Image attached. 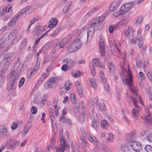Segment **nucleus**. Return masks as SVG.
<instances>
[{"mask_svg":"<svg viewBox=\"0 0 152 152\" xmlns=\"http://www.w3.org/2000/svg\"><path fill=\"white\" fill-rule=\"evenodd\" d=\"M19 75L17 73L14 77L9 78V82L8 83L7 90L10 93L14 90L17 84Z\"/></svg>","mask_w":152,"mask_h":152,"instance_id":"1","label":"nucleus"},{"mask_svg":"<svg viewBox=\"0 0 152 152\" xmlns=\"http://www.w3.org/2000/svg\"><path fill=\"white\" fill-rule=\"evenodd\" d=\"M105 19V16L102 15L101 16L93 19L89 23V25L91 27H92L96 28L97 30L100 29L98 27L99 26L100 24L102 23Z\"/></svg>","mask_w":152,"mask_h":152,"instance_id":"2","label":"nucleus"},{"mask_svg":"<svg viewBox=\"0 0 152 152\" xmlns=\"http://www.w3.org/2000/svg\"><path fill=\"white\" fill-rule=\"evenodd\" d=\"M61 80L60 77H53L47 81L45 85V88L46 89L52 88L55 87L58 81Z\"/></svg>","mask_w":152,"mask_h":152,"instance_id":"3","label":"nucleus"},{"mask_svg":"<svg viewBox=\"0 0 152 152\" xmlns=\"http://www.w3.org/2000/svg\"><path fill=\"white\" fill-rule=\"evenodd\" d=\"M129 98L132 99L134 106V108L133 109L132 111V116L135 119H137L138 118L140 108L136 103V99L133 97L132 96H130Z\"/></svg>","mask_w":152,"mask_h":152,"instance_id":"4","label":"nucleus"},{"mask_svg":"<svg viewBox=\"0 0 152 152\" xmlns=\"http://www.w3.org/2000/svg\"><path fill=\"white\" fill-rule=\"evenodd\" d=\"M15 37L16 35L13 32H11L9 35H4L0 40V50L3 48L4 47V43L7 39V37H8L10 39L13 40L15 39Z\"/></svg>","mask_w":152,"mask_h":152,"instance_id":"5","label":"nucleus"},{"mask_svg":"<svg viewBox=\"0 0 152 152\" xmlns=\"http://www.w3.org/2000/svg\"><path fill=\"white\" fill-rule=\"evenodd\" d=\"M60 142L61 147L59 148H57L55 147L56 152H64L65 149V147L69 148V146L67 145L65 140L63 138H62L60 140Z\"/></svg>","mask_w":152,"mask_h":152,"instance_id":"6","label":"nucleus"},{"mask_svg":"<svg viewBox=\"0 0 152 152\" xmlns=\"http://www.w3.org/2000/svg\"><path fill=\"white\" fill-rule=\"evenodd\" d=\"M133 3L132 2L125 4L123 5L119 11L120 15H122L124 12L129 10L133 6Z\"/></svg>","mask_w":152,"mask_h":152,"instance_id":"7","label":"nucleus"},{"mask_svg":"<svg viewBox=\"0 0 152 152\" xmlns=\"http://www.w3.org/2000/svg\"><path fill=\"white\" fill-rule=\"evenodd\" d=\"M81 106L82 107V110L83 111L82 114L79 116L78 118L79 121L81 123L84 122L85 121V118L86 116V114L85 112L86 111V106L84 105V102H81Z\"/></svg>","mask_w":152,"mask_h":152,"instance_id":"8","label":"nucleus"},{"mask_svg":"<svg viewBox=\"0 0 152 152\" xmlns=\"http://www.w3.org/2000/svg\"><path fill=\"white\" fill-rule=\"evenodd\" d=\"M134 151H139L142 148L141 144L139 142L134 141L129 145Z\"/></svg>","mask_w":152,"mask_h":152,"instance_id":"9","label":"nucleus"},{"mask_svg":"<svg viewBox=\"0 0 152 152\" xmlns=\"http://www.w3.org/2000/svg\"><path fill=\"white\" fill-rule=\"evenodd\" d=\"M99 76L101 79V82L104 85V88L107 93L109 92L110 89L108 84L106 83L107 79L104 77V73L103 72L101 71L99 72Z\"/></svg>","mask_w":152,"mask_h":152,"instance_id":"10","label":"nucleus"},{"mask_svg":"<svg viewBox=\"0 0 152 152\" xmlns=\"http://www.w3.org/2000/svg\"><path fill=\"white\" fill-rule=\"evenodd\" d=\"M16 141L13 139L11 138L8 140L6 146L8 149L13 150L16 146Z\"/></svg>","mask_w":152,"mask_h":152,"instance_id":"11","label":"nucleus"},{"mask_svg":"<svg viewBox=\"0 0 152 152\" xmlns=\"http://www.w3.org/2000/svg\"><path fill=\"white\" fill-rule=\"evenodd\" d=\"M136 137V136L135 134L132 132L129 133L126 135L125 140L130 144L134 141Z\"/></svg>","mask_w":152,"mask_h":152,"instance_id":"12","label":"nucleus"},{"mask_svg":"<svg viewBox=\"0 0 152 152\" xmlns=\"http://www.w3.org/2000/svg\"><path fill=\"white\" fill-rule=\"evenodd\" d=\"M2 64V69L1 71H4L6 72L10 65V61L9 60H6L5 59H3L1 62Z\"/></svg>","mask_w":152,"mask_h":152,"instance_id":"13","label":"nucleus"},{"mask_svg":"<svg viewBox=\"0 0 152 152\" xmlns=\"http://www.w3.org/2000/svg\"><path fill=\"white\" fill-rule=\"evenodd\" d=\"M100 51L102 56H104L105 53V45L104 40L102 39H100L99 42Z\"/></svg>","mask_w":152,"mask_h":152,"instance_id":"14","label":"nucleus"},{"mask_svg":"<svg viewBox=\"0 0 152 152\" xmlns=\"http://www.w3.org/2000/svg\"><path fill=\"white\" fill-rule=\"evenodd\" d=\"M52 68V66H50L47 69L45 72H43L42 73L41 77L40 79V80L41 81H43L44 80L49 76V72Z\"/></svg>","mask_w":152,"mask_h":152,"instance_id":"15","label":"nucleus"},{"mask_svg":"<svg viewBox=\"0 0 152 152\" xmlns=\"http://www.w3.org/2000/svg\"><path fill=\"white\" fill-rule=\"evenodd\" d=\"M0 135L2 137H6L9 135L7 130L4 126H0Z\"/></svg>","mask_w":152,"mask_h":152,"instance_id":"16","label":"nucleus"},{"mask_svg":"<svg viewBox=\"0 0 152 152\" xmlns=\"http://www.w3.org/2000/svg\"><path fill=\"white\" fill-rule=\"evenodd\" d=\"M99 59L95 58L92 61V64L91 67L90 69L91 74L93 76H94L95 75L96 72L95 69L96 67V63H97Z\"/></svg>","mask_w":152,"mask_h":152,"instance_id":"17","label":"nucleus"},{"mask_svg":"<svg viewBox=\"0 0 152 152\" xmlns=\"http://www.w3.org/2000/svg\"><path fill=\"white\" fill-rule=\"evenodd\" d=\"M63 62L66 63L69 68L73 67L75 65V62L73 60L71 59H65Z\"/></svg>","mask_w":152,"mask_h":152,"instance_id":"18","label":"nucleus"},{"mask_svg":"<svg viewBox=\"0 0 152 152\" xmlns=\"http://www.w3.org/2000/svg\"><path fill=\"white\" fill-rule=\"evenodd\" d=\"M95 28L93 27H89L88 28L87 32L88 40H91L93 34L95 31Z\"/></svg>","mask_w":152,"mask_h":152,"instance_id":"19","label":"nucleus"},{"mask_svg":"<svg viewBox=\"0 0 152 152\" xmlns=\"http://www.w3.org/2000/svg\"><path fill=\"white\" fill-rule=\"evenodd\" d=\"M98 104H99V101L96 98H94V99H90L89 105L91 111L93 110L95 105H96V106Z\"/></svg>","mask_w":152,"mask_h":152,"instance_id":"20","label":"nucleus"},{"mask_svg":"<svg viewBox=\"0 0 152 152\" xmlns=\"http://www.w3.org/2000/svg\"><path fill=\"white\" fill-rule=\"evenodd\" d=\"M70 41L69 39L65 38L62 39L58 43L61 48H62L68 44Z\"/></svg>","mask_w":152,"mask_h":152,"instance_id":"21","label":"nucleus"},{"mask_svg":"<svg viewBox=\"0 0 152 152\" xmlns=\"http://www.w3.org/2000/svg\"><path fill=\"white\" fill-rule=\"evenodd\" d=\"M72 44L73 45L75 46L76 48H77L78 50L80 49L81 47L82 43L80 39H76L73 41Z\"/></svg>","mask_w":152,"mask_h":152,"instance_id":"22","label":"nucleus"},{"mask_svg":"<svg viewBox=\"0 0 152 152\" xmlns=\"http://www.w3.org/2000/svg\"><path fill=\"white\" fill-rule=\"evenodd\" d=\"M120 3L119 1L113 2L109 7V10L111 11H113L116 10L119 6Z\"/></svg>","mask_w":152,"mask_h":152,"instance_id":"23","label":"nucleus"},{"mask_svg":"<svg viewBox=\"0 0 152 152\" xmlns=\"http://www.w3.org/2000/svg\"><path fill=\"white\" fill-rule=\"evenodd\" d=\"M58 23V20L55 18H52L49 22L48 27L50 28L55 27Z\"/></svg>","mask_w":152,"mask_h":152,"instance_id":"24","label":"nucleus"},{"mask_svg":"<svg viewBox=\"0 0 152 152\" xmlns=\"http://www.w3.org/2000/svg\"><path fill=\"white\" fill-rule=\"evenodd\" d=\"M20 15L18 14L15 15L11 20L10 22L8 23V26H10L13 25L16 23L17 18Z\"/></svg>","mask_w":152,"mask_h":152,"instance_id":"25","label":"nucleus"},{"mask_svg":"<svg viewBox=\"0 0 152 152\" xmlns=\"http://www.w3.org/2000/svg\"><path fill=\"white\" fill-rule=\"evenodd\" d=\"M132 85V83L129 86V88L132 92L135 95L136 97L138 98L139 97L140 95L138 94L137 90L135 88L133 87Z\"/></svg>","mask_w":152,"mask_h":152,"instance_id":"26","label":"nucleus"},{"mask_svg":"<svg viewBox=\"0 0 152 152\" xmlns=\"http://www.w3.org/2000/svg\"><path fill=\"white\" fill-rule=\"evenodd\" d=\"M127 23L126 20L125 19H124L120 21L117 25H116L115 27L116 28L118 27V26H119L121 27H124L126 25Z\"/></svg>","mask_w":152,"mask_h":152,"instance_id":"27","label":"nucleus"},{"mask_svg":"<svg viewBox=\"0 0 152 152\" xmlns=\"http://www.w3.org/2000/svg\"><path fill=\"white\" fill-rule=\"evenodd\" d=\"M5 72L3 71H1V74H0V87L4 83V80L5 78L4 75Z\"/></svg>","mask_w":152,"mask_h":152,"instance_id":"28","label":"nucleus"},{"mask_svg":"<svg viewBox=\"0 0 152 152\" xmlns=\"http://www.w3.org/2000/svg\"><path fill=\"white\" fill-rule=\"evenodd\" d=\"M96 108L102 111H104L106 110L105 105L104 103L98 104L96 106Z\"/></svg>","mask_w":152,"mask_h":152,"instance_id":"29","label":"nucleus"},{"mask_svg":"<svg viewBox=\"0 0 152 152\" xmlns=\"http://www.w3.org/2000/svg\"><path fill=\"white\" fill-rule=\"evenodd\" d=\"M89 80L90 83V85L91 86V87L94 89H96V84L95 80L94 79L90 78L89 79Z\"/></svg>","mask_w":152,"mask_h":152,"instance_id":"30","label":"nucleus"},{"mask_svg":"<svg viewBox=\"0 0 152 152\" xmlns=\"http://www.w3.org/2000/svg\"><path fill=\"white\" fill-rule=\"evenodd\" d=\"M34 31L36 32L35 34V35H37V36L38 35H40L42 34V30L41 29V26H37L35 27L34 29Z\"/></svg>","mask_w":152,"mask_h":152,"instance_id":"31","label":"nucleus"},{"mask_svg":"<svg viewBox=\"0 0 152 152\" xmlns=\"http://www.w3.org/2000/svg\"><path fill=\"white\" fill-rule=\"evenodd\" d=\"M78 32V30H77L74 31H72L69 35L68 36V37L70 38L69 39L71 41V39H73L74 37L76 36L77 33Z\"/></svg>","mask_w":152,"mask_h":152,"instance_id":"32","label":"nucleus"},{"mask_svg":"<svg viewBox=\"0 0 152 152\" xmlns=\"http://www.w3.org/2000/svg\"><path fill=\"white\" fill-rule=\"evenodd\" d=\"M108 67L110 70V72L113 75L115 73V66L112 63H110L108 65Z\"/></svg>","mask_w":152,"mask_h":152,"instance_id":"33","label":"nucleus"},{"mask_svg":"<svg viewBox=\"0 0 152 152\" xmlns=\"http://www.w3.org/2000/svg\"><path fill=\"white\" fill-rule=\"evenodd\" d=\"M92 126L97 131L98 130V123L97 121L95 120L92 121Z\"/></svg>","mask_w":152,"mask_h":152,"instance_id":"34","label":"nucleus"},{"mask_svg":"<svg viewBox=\"0 0 152 152\" xmlns=\"http://www.w3.org/2000/svg\"><path fill=\"white\" fill-rule=\"evenodd\" d=\"M77 48L75 47V46L72 44L71 46L67 48V51L69 53H72L77 50Z\"/></svg>","mask_w":152,"mask_h":152,"instance_id":"35","label":"nucleus"},{"mask_svg":"<svg viewBox=\"0 0 152 152\" xmlns=\"http://www.w3.org/2000/svg\"><path fill=\"white\" fill-rule=\"evenodd\" d=\"M72 4V2L70 1L68 4H67L64 8L63 12V13H66L67 11H68L70 8V7L71 4Z\"/></svg>","mask_w":152,"mask_h":152,"instance_id":"36","label":"nucleus"},{"mask_svg":"<svg viewBox=\"0 0 152 152\" xmlns=\"http://www.w3.org/2000/svg\"><path fill=\"white\" fill-rule=\"evenodd\" d=\"M101 125L102 128L107 129L109 126V124L106 120H104L102 121Z\"/></svg>","mask_w":152,"mask_h":152,"instance_id":"37","label":"nucleus"},{"mask_svg":"<svg viewBox=\"0 0 152 152\" xmlns=\"http://www.w3.org/2000/svg\"><path fill=\"white\" fill-rule=\"evenodd\" d=\"M74 105L76 109L74 110V112L77 114L78 113V110L80 109V107H81L82 108V107L81 106V102L80 104H79L78 103H75Z\"/></svg>","mask_w":152,"mask_h":152,"instance_id":"38","label":"nucleus"},{"mask_svg":"<svg viewBox=\"0 0 152 152\" xmlns=\"http://www.w3.org/2000/svg\"><path fill=\"white\" fill-rule=\"evenodd\" d=\"M144 150L146 152H152V146L150 145H146L144 147Z\"/></svg>","mask_w":152,"mask_h":152,"instance_id":"39","label":"nucleus"},{"mask_svg":"<svg viewBox=\"0 0 152 152\" xmlns=\"http://www.w3.org/2000/svg\"><path fill=\"white\" fill-rule=\"evenodd\" d=\"M26 43V39H24L23 40L20 45V49L21 50H23L25 48Z\"/></svg>","mask_w":152,"mask_h":152,"instance_id":"40","label":"nucleus"},{"mask_svg":"<svg viewBox=\"0 0 152 152\" xmlns=\"http://www.w3.org/2000/svg\"><path fill=\"white\" fill-rule=\"evenodd\" d=\"M70 98L72 102L75 104V103H77L76 102L77 98L74 94H71Z\"/></svg>","mask_w":152,"mask_h":152,"instance_id":"41","label":"nucleus"},{"mask_svg":"<svg viewBox=\"0 0 152 152\" xmlns=\"http://www.w3.org/2000/svg\"><path fill=\"white\" fill-rule=\"evenodd\" d=\"M132 31V28L131 27H128V30L126 31L125 32V36L126 37H129L130 35V33Z\"/></svg>","mask_w":152,"mask_h":152,"instance_id":"42","label":"nucleus"},{"mask_svg":"<svg viewBox=\"0 0 152 152\" xmlns=\"http://www.w3.org/2000/svg\"><path fill=\"white\" fill-rule=\"evenodd\" d=\"M30 8V6H26L25 8L23 9L19 13L18 15H21L23 14L24 13H25Z\"/></svg>","mask_w":152,"mask_h":152,"instance_id":"43","label":"nucleus"},{"mask_svg":"<svg viewBox=\"0 0 152 152\" xmlns=\"http://www.w3.org/2000/svg\"><path fill=\"white\" fill-rule=\"evenodd\" d=\"M60 48H61V47H60L59 45L58 44V43H57L56 45H55L53 50L52 51V54H54L55 51L57 50H58V49Z\"/></svg>","mask_w":152,"mask_h":152,"instance_id":"44","label":"nucleus"},{"mask_svg":"<svg viewBox=\"0 0 152 152\" xmlns=\"http://www.w3.org/2000/svg\"><path fill=\"white\" fill-rule=\"evenodd\" d=\"M78 93L80 96H82L83 95V92L84 90L82 86H79L77 88Z\"/></svg>","mask_w":152,"mask_h":152,"instance_id":"45","label":"nucleus"},{"mask_svg":"<svg viewBox=\"0 0 152 152\" xmlns=\"http://www.w3.org/2000/svg\"><path fill=\"white\" fill-rule=\"evenodd\" d=\"M13 55L12 53H10L7 54L4 57L3 59H5L6 60H9V59Z\"/></svg>","mask_w":152,"mask_h":152,"instance_id":"46","label":"nucleus"},{"mask_svg":"<svg viewBox=\"0 0 152 152\" xmlns=\"http://www.w3.org/2000/svg\"><path fill=\"white\" fill-rule=\"evenodd\" d=\"M122 82L123 83H124L126 84L128 86H129L130 85V84H132V83H131L130 80H129L127 79H124L123 78L122 79Z\"/></svg>","mask_w":152,"mask_h":152,"instance_id":"47","label":"nucleus"},{"mask_svg":"<svg viewBox=\"0 0 152 152\" xmlns=\"http://www.w3.org/2000/svg\"><path fill=\"white\" fill-rule=\"evenodd\" d=\"M67 118H66L65 116L64 115H62L59 119V121L63 123H66Z\"/></svg>","mask_w":152,"mask_h":152,"instance_id":"48","label":"nucleus"},{"mask_svg":"<svg viewBox=\"0 0 152 152\" xmlns=\"http://www.w3.org/2000/svg\"><path fill=\"white\" fill-rule=\"evenodd\" d=\"M31 111L32 114H35L37 113V108L35 106H33L31 107Z\"/></svg>","mask_w":152,"mask_h":152,"instance_id":"49","label":"nucleus"},{"mask_svg":"<svg viewBox=\"0 0 152 152\" xmlns=\"http://www.w3.org/2000/svg\"><path fill=\"white\" fill-rule=\"evenodd\" d=\"M99 9V8H98L97 7H94V8L91 9L90 11H89L87 13V14H88L89 16H90L91 14H92V13L98 10Z\"/></svg>","mask_w":152,"mask_h":152,"instance_id":"50","label":"nucleus"},{"mask_svg":"<svg viewBox=\"0 0 152 152\" xmlns=\"http://www.w3.org/2000/svg\"><path fill=\"white\" fill-rule=\"evenodd\" d=\"M80 72L79 70L75 72L74 74L72 73L73 77L75 78H76L78 76L80 77Z\"/></svg>","mask_w":152,"mask_h":152,"instance_id":"51","label":"nucleus"},{"mask_svg":"<svg viewBox=\"0 0 152 152\" xmlns=\"http://www.w3.org/2000/svg\"><path fill=\"white\" fill-rule=\"evenodd\" d=\"M16 71L14 70H11L9 75V78H11L14 77L15 75H16L15 72Z\"/></svg>","mask_w":152,"mask_h":152,"instance_id":"52","label":"nucleus"},{"mask_svg":"<svg viewBox=\"0 0 152 152\" xmlns=\"http://www.w3.org/2000/svg\"><path fill=\"white\" fill-rule=\"evenodd\" d=\"M38 64L35 65L32 72H31V74H35L37 73L38 69Z\"/></svg>","mask_w":152,"mask_h":152,"instance_id":"53","label":"nucleus"},{"mask_svg":"<svg viewBox=\"0 0 152 152\" xmlns=\"http://www.w3.org/2000/svg\"><path fill=\"white\" fill-rule=\"evenodd\" d=\"M18 123L13 122L12 124L11 128L12 130H15L17 129L18 126Z\"/></svg>","mask_w":152,"mask_h":152,"instance_id":"54","label":"nucleus"},{"mask_svg":"<svg viewBox=\"0 0 152 152\" xmlns=\"http://www.w3.org/2000/svg\"><path fill=\"white\" fill-rule=\"evenodd\" d=\"M60 28H57L53 32V33L51 35L52 37H54L56 35L58 34L60 31Z\"/></svg>","mask_w":152,"mask_h":152,"instance_id":"55","label":"nucleus"},{"mask_svg":"<svg viewBox=\"0 0 152 152\" xmlns=\"http://www.w3.org/2000/svg\"><path fill=\"white\" fill-rule=\"evenodd\" d=\"M121 150L123 152H125L128 149V147L125 145H123L121 147Z\"/></svg>","mask_w":152,"mask_h":152,"instance_id":"56","label":"nucleus"},{"mask_svg":"<svg viewBox=\"0 0 152 152\" xmlns=\"http://www.w3.org/2000/svg\"><path fill=\"white\" fill-rule=\"evenodd\" d=\"M109 137L107 139V140L108 141H112L113 139V134L111 132H110L109 134Z\"/></svg>","mask_w":152,"mask_h":152,"instance_id":"57","label":"nucleus"},{"mask_svg":"<svg viewBox=\"0 0 152 152\" xmlns=\"http://www.w3.org/2000/svg\"><path fill=\"white\" fill-rule=\"evenodd\" d=\"M25 80L24 77H23L21 78L19 83V87L20 88L23 85L25 82Z\"/></svg>","mask_w":152,"mask_h":152,"instance_id":"58","label":"nucleus"},{"mask_svg":"<svg viewBox=\"0 0 152 152\" xmlns=\"http://www.w3.org/2000/svg\"><path fill=\"white\" fill-rule=\"evenodd\" d=\"M6 8V7H0V16H2L3 14L5 12V9Z\"/></svg>","mask_w":152,"mask_h":152,"instance_id":"59","label":"nucleus"},{"mask_svg":"<svg viewBox=\"0 0 152 152\" xmlns=\"http://www.w3.org/2000/svg\"><path fill=\"white\" fill-rule=\"evenodd\" d=\"M20 65V63L17 62L15 64V65L14 66L13 70L15 71H17Z\"/></svg>","mask_w":152,"mask_h":152,"instance_id":"60","label":"nucleus"},{"mask_svg":"<svg viewBox=\"0 0 152 152\" xmlns=\"http://www.w3.org/2000/svg\"><path fill=\"white\" fill-rule=\"evenodd\" d=\"M106 118L107 120L110 121L112 124H113L114 122V120L112 118V117L110 116L109 115L107 114L106 116Z\"/></svg>","mask_w":152,"mask_h":152,"instance_id":"61","label":"nucleus"},{"mask_svg":"<svg viewBox=\"0 0 152 152\" xmlns=\"http://www.w3.org/2000/svg\"><path fill=\"white\" fill-rule=\"evenodd\" d=\"M150 115L148 114V116L146 117L145 120L147 121L148 123H152V119L150 117Z\"/></svg>","mask_w":152,"mask_h":152,"instance_id":"62","label":"nucleus"},{"mask_svg":"<svg viewBox=\"0 0 152 152\" xmlns=\"http://www.w3.org/2000/svg\"><path fill=\"white\" fill-rule=\"evenodd\" d=\"M140 77L141 80H144L145 79V77L144 74L142 72H140L139 73Z\"/></svg>","mask_w":152,"mask_h":152,"instance_id":"63","label":"nucleus"},{"mask_svg":"<svg viewBox=\"0 0 152 152\" xmlns=\"http://www.w3.org/2000/svg\"><path fill=\"white\" fill-rule=\"evenodd\" d=\"M147 75L149 79L152 82V72H148Z\"/></svg>","mask_w":152,"mask_h":152,"instance_id":"64","label":"nucleus"}]
</instances>
